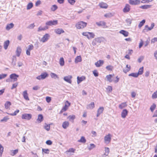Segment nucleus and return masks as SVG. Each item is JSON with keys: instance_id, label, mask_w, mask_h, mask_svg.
Instances as JSON below:
<instances>
[{"instance_id": "21", "label": "nucleus", "mask_w": 157, "mask_h": 157, "mask_svg": "<svg viewBox=\"0 0 157 157\" xmlns=\"http://www.w3.org/2000/svg\"><path fill=\"white\" fill-rule=\"evenodd\" d=\"M94 102H91L90 104L87 105L86 106L87 109H92L94 107Z\"/></svg>"}, {"instance_id": "63", "label": "nucleus", "mask_w": 157, "mask_h": 157, "mask_svg": "<svg viewBox=\"0 0 157 157\" xmlns=\"http://www.w3.org/2000/svg\"><path fill=\"white\" fill-rule=\"evenodd\" d=\"M144 59V57L143 56H140L138 59V62L141 63Z\"/></svg>"}, {"instance_id": "59", "label": "nucleus", "mask_w": 157, "mask_h": 157, "mask_svg": "<svg viewBox=\"0 0 157 157\" xmlns=\"http://www.w3.org/2000/svg\"><path fill=\"white\" fill-rule=\"evenodd\" d=\"M33 46L32 45H29L27 50L30 51L31 50H33Z\"/></svg>"}, {"instance_id": "41", "label": "nucleus", "mask_w": 157, "mask_h": 157, "mask_svg": "<svg viewBox=\"0 0 157 157\" xmlns=\"http://www.w3.org/2000/svg\"><path fill=\"white\" fill-rule=\"evenodd\" d=\"M132 20L130 18H127L125 21L128 25H130L132 23Z\"/></svg>"}, {"instance_id": "16", "label": "nucleus", "mask_w": 157, "mask_h": 157, "mask_svg": "<svg viewBox=\"0 0 157 157\" xmlns=\"http://www.w3.org/2000/svg\"><path fill=\"white\" fill-rule=\"evenodd\" d=\"M128 113V111L126 109H124L121 113V117L123 118H125Z\"/></svg>"}, {"instance_id": "17", "label": "nucleus", "mask_w": 157, "mask_h": 157, "mask_svg": "<svg viewBox=\"0 0 157 157\" xmlns=\"http://www.w3.org/2000/svg\"><path fill=\"white\" fill-rule=\"evenodd\" d=\"M85 77L84 76H82L81 77L78 76L77 77V83L78 84L80 83L81 82L85 80Z\"/></svg>"}, {"instance_id": "44", "label": "nucleus", "mask_w": 157, "mask_h": 157, "mask_svg": "<svg viewBox=\"0 0 157 157\" xmlns=\"http://www.w3.org/2000/svg\"><path fill=\"white\" fill-rule=\"evenodd\" d=\"M4 148L0 144V156H2V153L3 152Z\"/></svg>"}, {"instance_id": "26", "label": "nucleus", "mask_w": 157, "mask_h": 157, "mask_svg": "<svg viewBox=\"0 0 157 157\" xmlns=\"http://www.w3.org/2000/svg\"><path fill=\"white\" fill-rule=\"evenodd\" d=\"M10 44V41L9 40H7L6 41H5L4 44V49L6 50L9 45Z\"/></svg>"}, {"instance_id": "50", "label": "nucleus", "mask_w": 157, "mask_h": 157, "mask_svg": "<svg viewBox=\"0 0 157 157\" xmlns=\"http://www.w3.org/2000/svg\"><path fill=\"white\" fill-rule=\"evenodd\" d=\"M68 2L71 5H73L76 2L75 0H67Z\"/></svg>"}, {"instance_id": "39", "label": "nucleus", "mask_w": 157, "mask_h": 157, "mask_svg": "<svg viewBox=\"0 0 157 157\" xmlns=\"http://www.w3.org/2000/svg\"><path fill=\"white\" fill-rule=\"evenodd\" d=\"M58 9L57 6L56 5H54L52 6L51 9L52 11H54Z\"/></svg>"}, {"instance_id": "14", "label": "nucleus", "mask_w": 157, "mask_h": 157, "mask_svg": "<svg viewBox=\"0 0 157 157\" xmlns=\"http://www.w3.org/2000/svg\"><path fill=\"white\" fill-rule=\"evenodd\" d=\"M104 110V108L103 107H100L97 110V117H98L100 115L103 113Z\"/></svg>"}, {"instance_id": "38", "label": "nucleus", "mask_w": 157, "mask_h": 157, "mask_svg": "<svg viewBox=\"0 0 157 157\" xmlns=\"http://www.w3.org/2000/svg\"><path fill=\"white\" fill-rule=\"evenodd\" d=\"M145 22V20L144 19L143 20L141 21H140L138 25V27L139 28H140L144 24Z\"/></svg>"}, {"instance_id": "10", "label": "nucleus", "mask_w": 157, "mask_h": 157, "mask_svg": "<svg viewBox=\"0 0 157 157\" xmlns=\"http://www.w3.org/2000/svg\"><path fill=\"white\" fill-rule=\"evenodd\" d=\"M70 103L68 101H66L65 104L62 108V110L63 111H66L68 109V107L70 105Z\"/></svg>"}, {"instance_id": "4", "label": "nucleus", "mask_w": 157, "mask_h": 157, "mask_svg": "<svg viewBox=\"0 0 157 157\" xmlns=\"http://www.w3.org/2000/svg\"><path fill=\"white\" fill-rule=\"evenodd\" d=\"M155 24L154 23L151 24V26L150 27H149L148 25H146L145 26L144 29H143V32H147L148 31L151 30L153 28Z\"/></svg>"}, {"instance_id": "57", "label": "nucleus", "mask_w": 157, "mask_h": 157, "mask_svg": "<svg viewBox=\"0 0 157 157\" xmlns=\"http://www.w3.org/2000/svg\"><path fill=\"white\" fill-rule=\"evenodd\" d=\"M152 97L154 99L157 98V90L153 93L152 94Z\"/></svg>"}, {"instance_id": "54", "label": "nucleus", "mask_w": 157, "mask_h": 157, "mask_svg": "<svg viewBox=\"0 0 157 157\" xmlns=\"http://www.w3.org/2000/svg\"><path fill=\"white\" fill-rule=\"evenodd\" d=\"M89 39L94 38L95 36L94 34L92 33L89 32Z\"/></svg>"}, {"instance_id": "35", "label": "nucleus", "mask_w": 157, "mask_h": 157, "mask_svg": "<svg viewBox=\"0 0 157 157\" xmlns=\"http://www.w3.org/2000/svg\"><path fill=\"white\" fill-rule=\"evenodd\" d=\"M96 24L98 26H105L106 25V23L103 21H101L99 22H97Z\"/></svg>"}, {"instance_id": "11", "label": "nucleus", "mask_w": 157, "mask_h": 157, "mask_svg": "<svg viewBox=\"0 0 157 157\" xmlns=\"http://www.w3.org/2000/svg\"><path fill=\"white\" fill-rule=\"evenodd\" d=\"M19 77V75L16 74H12L10 75V78L11 79H13L14 82L16 81L17 80V78Z\"/></svg>"}, {"instance_id": "2", "label": "nucleus", "mask_w": 157, "mask_h": 157, "mask_svg": "<svg viewBox=\"0 0 157 157\" xmlns=\"http://www.w3.org/2000/svg\"><path fill=\"white\" fill-rule=\"evenodd\" d=\"M87 23L83 21L78 22L76 25V27L78 29H82L85 27Z\"/></svg>"}, {"instance_id": "15", "label": "nucleus", "mask_w": 157, "mask_h": 157, "mask_svg": "<svg viewBox=\"0 0 157 157\" xmlns=\"http://www.w3.org/2000/svg\"><path fill=\"white\" fill-rule=\"evenodd\" d=\"M103 63L104 61L103 60H99L95 63V65L97 67H99L101 66Z\"/></svg>"}, {"instance_id": "8", "label": "nucleus", "mask_w": 157, "mask_h": 157, "mask_svg": "<svg viewBox=\"0 0 157 157\" xmlns=\"http://www.w3.org/2000/svg\"><path fill=\"white\" fill-rule=\"evenodd\" d=\"M140 0H129V3L132 5H137L140 4Z\"/></svg>"}, {"instance_id": "45", "label": "nucleus", "mask_w": 157, "mask_h": 157, "mask_svg": "<svg viewBox=\"0 0 157 157\" xmlns=\"http://www.w3.org/2000/svg\"><path fill=\"white\" fill-rule=\"evenodd\" d=\"M143 67H142L139 69L138 72L137 73V74H138V75H142L143 74Z\"/></svg>"}, {"instance_id": "37", "label": "nucleus", "mask_w": 157, "mask_h": 157, "mask_svg": "<svg viewBox=\"0 0 157 157\" xmlns=\"http://www.w3.org/2000/svg\"><path fill=\"white\" fill-rule=\"evenodd\" d=\"M59 62L61 66H63L64 65V61L63 57L60 58Z\"/></svg>"}, {"instance_id": "61", "label": "nucleus", "mask_w": 157, "mask_h": 157, "mask_svg": "<svg viewBox=\"0 0 157 157\" xmlns=\"http://www.w3.org/2000/svg\"><path fill=\"white\" fill-rule=\"evenodd\" d=\"M19 112V110L18 109H17L13 113L10 114L12 116H15L17 115V113H18Z\"/></svg>"}, {"instance_id": "24", "label": "nucleus", "mask_w": 157, "mask_h": 157, "mask_svg": "<svg viewBox=\"0 0 157 157\" xmlns=\"http://www.w3.org/2000/svg\"><path fill=\"white\" fill-rule=\"evenodd\" d=\"M99 6L101 8L106 9L108 7V5L107 4L104 2H101L99 3Z\"/></svg>"}, {"instance_id": "56", "label": "nucleus", "mask_w": 157, "mask_h": 157, "mask_svg": "<svg viewBox=\"0 0 157 157\" xmlns=\"http://www.w3.org/2000/svg\"><path fill=\"white\" fill-rule=\"evenodd\" d=\"M89 32H83L82 33V34L83 35L86 36L89 39Z\"/></svg>"}, {"instance_id": "13", "label": "nucleus", "mask_w": 157, "mask_h": 157, "mask_svg": "<svg viewBox=\"0 0 157 157\" xmlns=\"http://www.w3.org/2000/svg\"><path fill=\"white\" fill-rule=\"evenodd\" d=\"M130 10V6L128 4H127L123 9V11L124 13H126L128 12Z\"/></svg>"}, {"instance_id": "49", "label": "nucleus", "mask_w": 157, "mask_h": 157, "mask_svg": "<svg viewBox=\"0 0 157 157\" xmlns=\"http://www.w3.org/2000/svg\"><path fill=\"white\" fill-rule=\"evenodd\" d=\"M105 68L108 71H112L113 69V67L112 66L109 65L106 66Z\"/></svg>"}, {"instance_id": "60", "label": "nucleus", "mask_w": 157, "mask_h": 157, "mask_svg": "<svg viewBox=\"0 0 157 157\" xmlns=\"http://www.w3.org/2000/svg\"><path fill=\"white\" fill-rule=\"evenodd\" d=\"M16 58H13L12 59V64L13 66L16 65Z\"/></svg>"}, {"instance_id": "55", "label": "nucleus", "mask_w": 157, "mask_h": 157, "mask_svg": "<svg viewBox=\"0 0 157 157\" xmlns=\"http://www.w3.org/2000/svg\"><path fill=\"white\" fill-rule=\"evenodd\" d=\"M109 151V148L108 147H105V155H107L108 154Z\"/></svg>"}, {"instance_id": "51", "label": "nucleus", "mask_w": 157, "mask_h": 157, "mask_svg": "<svg viewBox=\"0 0 157 157\" xmlns=\"http://www.w3.org/2000/svg\"><path fill=\"white\" fill-rule=\"evenodd\" d=\"M7 76V74H2L0 75V80L5 78Z\"/></svg>"}, {"instance_id": "62", "label": "nucleus", "mask_w": 157, "mask_h": 157, "mask_svg": "<svg viewBox=\"0 0 157 157\" xmlns=\"http://www.w3.org/2000/svg\"><path fill=\"white\" fill-rule=\"evenodd\" d=\"M18 85V83L16 82L14 84H13L12 85V86L11 88V89H13L17 87V86Z\"/></svg>"}, {"instance_id": "33", "label": "nucleus", "mask_w": 157, "mask_h": 157, "mask_svg": "<svg viewBox=\"0 0 157 157\" xmlns=\"http://www.w3.org/2000/svg\"><path fill=\"white\" fill-rule=\"evenodd\" d=\"M127 105L126 102H123L119 105V107L120 109H122L126 106Z\"/></svg>"}, {"instance_id": "12", "label": "nucleus", "mask_w": 157, "mask_h": 157, "mask_svg": "<svg viewBox=\"0 0 157 157\" xmlns=\"http://www.w3.org/2000/svg\"><path fill=\"white\" fill-rule=\"evenodd\" d=\"M49 36L48 34H46L42 38L41 41L43 43L45 42L48 39Z\"/></svg>"}, {"instance_id": "40", "label": "nucleus", "mask_w": 157, "mask_h": 157, "mask_svg": "<svg viewBox=\"0 0 157 157\" xmlns=\"http://www.w3.org/2000/svg\"><path fill=\"white\" fill-rule=\"evenodd\" d=\"M50 75L52 78L55 79H56V78H59L58 76L56 74L53 73H51Z\"/></svg>"}, {"instance_id": "18", "label": "nucleus", "mask_w": 157, "mask_h": 157, "mask_svg": "<svg viewBox=\"0 0 157 157\" xmlns=\"http://www.w3.org/2000/svg\"><path fill=\"white\" fill-rule=\"evenodd\" d=\"M43 120V117L42 115L40 114L38 115L36 121L38 123H40Z\"/></svg>"}, {"instance_id": "34", "label": "nucleus", "mask_w": 157, "mask_h": 157, "mask_svg": "<svg viewBox=\"0 0 157 157\" xmlns=\"http://www.w3.org/2000/svg\"><path fill=\"white\" fill-rule=\"evenodd\" d=\"M78 141L79 142L84 143L86 142V140L85 137L82 136L81 137V139L80 140H78Z\"/></svg>"}, {"instance_id": "42", "label": "nucleus", "mask_w": 157, "mask_h": 157, "mask_svg": "<svg viewBox=\"0 0 157 157\" xmlns=\"http://www.w3.org/2000/svg\"><path fill=\"white\" fill-rule=\"evenodd\" d=\"M126 67L127 68V69L123 70L124 72L125 73L130 70L131 67L130 66H128V65L127 64L126 66Z\"/></svg>"}, {"instance_id": "7", "label": "nucleus", "mask_w": 157, "mask_h": 157, "mask_svg": "<svg viewBox=\"0 0 157 157\" xmlns=\"http://www.w3.org/2000/svg\"><path fill=\"white\" fill-rule=\"evenodd\" d=\"M72 78V77L71 75H68L67 76H65L63 78V79L66 82L69 83H71L72 82L71 79Z\"/></svg>"}, {"instance_id": "5", "label": "nucleus", "mask_w": 157, "mask_h": 157, "mask_svg": "<svg viewBox=\"0 0 157 157\" xmlns=\"http://www.w3.org/2000/svg\"><path fill=\"white\" fill-rule=\"evenodd\" d=\"M32 115L30 114L25 113L22 115V119H25L28 120H30L32 118Z\"/></svg>"}, {"instance_id": "1", "label": "nucleus", "mask_w": 157, "mask_h": 157, "mask_svg": "<svg viewBox=\"0 0 157 157\" xmlns=\"http://www.w3.org/2000/svg\"><path fill=\"white\" fill-rule=\"evenodd\" d=\"M103 37H102L95 38L92 42V44L93 46L96 45L97 43H100L103 42Z\"/></svg>"}, {"instance_id": "47", "label": "nucleus", "mask_w": 157, "mask_h": 157, "mask_svg": "<svg viewBox=\"0 0 157 157\" xmlns=\"http://www.w3.org/2000/svg\"><path fill=\"white\" fill-rule=\"evenodd\" d=\"M75 118V115H70L68 117L70 121H73Z\"/></svg>"}, {"instance_id": "25", "label": "nucleus", "mask_w": 157, "mask_h": 157, "mask_svg": "<svg viewBox=\"0 0 157 157\" xmlns=\"http://www.w3.org/2000/svg\"><path fill=\"white\" fill-rule=\"evenodd\" d=\"M14 25L13 23L8 24L6 27V29L7 30H9L10 29L13 28Z\"/></svg>"}, {"instance_id": "64", "label": "nucleus", "mask_w": 157, "mask_h": 157, "mask_svg": "<svg viewBox=\"0 0 157 157\" xmlns=\"http://www.w3.org/2000/svg\"><path fill=\"white\" fill-rule=\"evenodd\" d=\"M46 100L47 102L49 103L51 101V98L50 97L48 96L46 98Z\"/></svg>"}, {"instance_id": "31", "label": "nucleus", "mask_w": 157, "mask_h": 157, "mask_svg": "<svg viewBox=\"0 0 157 157\" xmlns=\"http://www.w3.org/2000/svg\"><path fill=\"white\" fill-rule=\"evenodd\" d=\"M151 5H145L140 7V8L143 9H146L150 8Z\"/></svg>"}, {"instance_id": "20", "label": "nucleus", "mask_w": 157, "mask_h": 157, "mask_svg": "<svg viewBox=\"0 0 157 157\" xmlns=\"http://www.w3.org/2000/svg\"><path fill=\"white\" fill-rule=\"evenodd\" d=\"M69 123L68 121H65L62 124V126L64 129H66L68 127Z\"/></svg>"}, {"instance_id": "36", "label": "nucleus", "mask_w": 157, "mask_h": 157, "mask_svg": "<svg viewBox=\"0 0 157 157\" xmlns=\"http://www.w3.org/2000/svg\"><path fill=\"white\" fill-rule=\"evenodd\" d=\"M48 29V27L47 26H45L44 27H42L41 26L39 27L38 28V31L40 32L41 31L45 30Z\"/></svg>"}, {"instance_id": "58", "label": "nucleus", "mask_w": 157, "mask_h": 157, "mask_svg": "<svg viewBox=\"0 0 157 157\" xmlns=\"http://www.w3.org/2000/svg\"><path fill=\"white\" fill-rule=\"evenodd\" d=\"M93 74L95 77H97L98 76V73L96 70H94L93 71Z\"/></svg>"}, {"instance_id": "19", "label": "nucleus", "mask_w": 157, "mask_h": 157, "mask_svg": "<svg viewBox=\"0 0 157 157\" xmlns=\"http://www.w3.org/2000/svg\"><path fill=\"white\" fill-rule=\"evenodd\" d=\"M55 32L57 34H60L64 32V31L61 29H57L55 30Z\"/></svg>"}, {"instance_id": "52", "label": "nucleus", "mask_w": 157, "mask_h": 157, "mask_svg": "<svg viewBox=\"0 0 157 157\" xmlns=\"http://www.w3.org/2000/svg\"><path fill=\"white\" fill-rule=\"evenodd\" d=\"M43 152L47 154H48L49 152V150L48 149L43 148L42 149Z\"/></svg>"}, {"instance_id": "22", "label": "nucleus", "mask_w": 157, "mask_h": 157, "mask_svg": "<svg viewBox=\"0 0 157 157\" xmlns=\"http://www.w3.org/2000/svg\"><path fill=\"white\" fill-rule=\"evenodd\" d=\"M23 96L24 99L26 100H29V98L28 96V94L27 90H25L23 92Z\"/></svg>"}, {"instance_id": "23", "label": "nucleus", "mask_w": 157, "mask_h": 157, "mask_svg": "<svg viewBox=\"0 0 157 157\" xmlns=\"http://www.w3.org/2000/svg\"><path fill=\"white\" fill-rule=\"evenodd\" d=\"M119 33L123 34L125 37L127 36L129 34L128 32L123 30H121L120 31Z\"/></svg>"}, {"instance_id": "3", "label": "nucleus", "mask_w": 157, "mask_h": 157, "mask_svg": "<svg viewBox=\"0 0 157 157\" xmlns=\"http://www.w3.org/2000/svg\"><path fill=\"white\" fill-rule=\"evenodd\" d=\"M48 76V74L47 72H44L42 73L39 76L36 77V78L40 80H43L45 79Z\"/></svg>"}, {"instance_id": "43", "label": "nucleus", "mask_w": 157, "mask_h": 157, "mask_svg": "<svg viewBox=\"0 0 157 157\" xmlns=\"http://www.w3.org/2000/svg\"><path fill=\"white\" fill-rule=\"evenodd\" d=\"M33 6V3L31 2H29L27 6V9L28 10H29L31 8H32Z\"/></svg>"}, {"instance_id": "9", "label": "nucleus", "mask_w": 157, "mask_h": 157, "mask_svg": "<svg viewBox=\"0 0 157 157\" xmlns=\"http://www.w3.org/2000/svg\"><path fill=\"white\" fill-rule=\"evenodd\" d=\"M111 140V137L110 134H109L105 136L104 137V140L105 142L106 143H109L110 142Z\"/></svg>"}, {"instance_id": "48", "label": "nucleus", "mask_w": 157, "mask_h": 157, "mask_svg": "<svg viewBox=\"0 0 157 157\" xmlns=\"http://www.w3.org/2000/svg\"><path fill=\"white\" fill-rule=\"evenodd\" d=\"M129 76H132L135 78L137 77H138V74L137 73H132L129 75Z\"/></svg>"}, {"instance_id": "6", "label": "nucleus", "mask_w": 157, "mask_h": 157, "mask_svg": "<svg viewBox=\"0 0 157 157\" xmlns=\"http://www.w3.org/2000/svg\"><path fill=\"white\" fill-rule=\"evenodd\" d=\"M58 24L57 20L50 21L46 23V25L48 26L55 25Z\"/></svg>"}, {"instance_id": "46", "label": "nucleus", "mask_w": 157, "mask_h": 157, "mask_svg": "<svg viewBox=\"0 0 157 157\" xmlns=\"http://www.w3.org/2000/svg\"><path fill=\"white\" fill-rule=\"evenodd\" d=\"M156 105L155 104L153 103L152 104V105L151 106L150 108V109L151 111L152 112H153L154 110L156 108Z\"/></svg>"}, {"instance_id": "30", "label": "nucleus", "mask_w": 157, "mask_h": 157, "mask_svg": "<svg viewBox=\"0 0 157 157\" xmlns=\"http://www.w3.org/2000/svg\"><path fill=\"white\" fill-rule=\"evenodd\" d=\"M11 105V103L9 101H7L5 104V108L8 109L9 108L10 105Z\"/></svg>"}, {"instance_id": "27", "label": "nucleus", "mask_w": 157, "mask_h": 157, "mask_svg": "<svg viewBox=\"0 0 157 157\" xmlns=\"http://www.w3.org/2000/svg\"><path fill=\"white\" fill-rule=\"evenodd\" d=\"M21 49L20 47H17L16 50L17 56H19L21 52Z\"/></svg>"}, {"instance_id": "32", "label": "nucleus", "mask_w": 157, "mask_h": 157, "mask_svg": "<svg viewBox=\"0 0 157 157\" xmlns=\"http://www.w3.org/2000/svg\"><path fill=\"white\" fill-rule=\"evenodd\" d=\"M82 61L81 57L80 56H77L75 59V63H78L81 62Z\"/></svg>"}, {"instance_id": "29", "label": "nucleus", "mask_w": 157, "mask_h": 157, "mask_svg": "<svg viewBox=\"0 0 157 157\" xmlns=\"http://www.w3.org/2000/svg\"><path fill=\"white\" fill-rule=\"evenodd\" d=\"M113 75H106V78L107 79V81L109 82H111L112 80L111 79L113 77Z\"/></svg>"}, {"instance_id": "28", "label": "nucleus", "mask_w": 157, "mask_h": 157, "mask_svg": "<svg viewBox=\"0 0 157 157\" xmlns=\"http://www.w3.org/2000/svg\"><path fill=\"white\" fill-rule=\"evenodd\" d=\"M18 151V149H16L15 150H11L10 151L11 153L10 155L12 156H14L17 154Z\"/></svg>"}, {"instance_id": "53", "label": "nucleus", "mask_w": 157, "mask_h": 157, "mask_svg": "<svg viewBox=\"0 0 157 157\" xmlns=\"http://www.w3.org/2000/svg\"><path fill=\"white\" fill-rule=\"evenodd\" d=\"M44 128L47 131H48L50 129V126L49 125L45 124Z\"/></svg>"}]
</instances>
